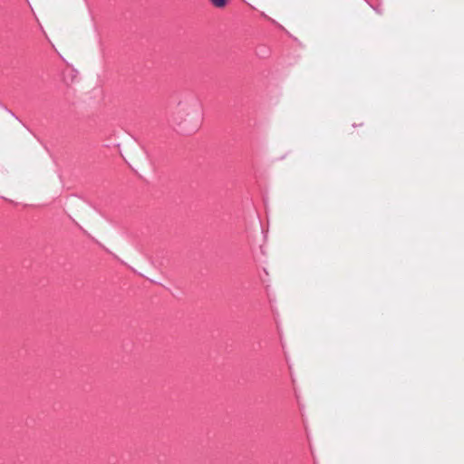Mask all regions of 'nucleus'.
Here are the masks:
<instances>
[{"label":"nucleus","instance_id":"nucleus-2","mask_svg":"<svg viewBox=\"0 0 464 464\" xmlns=\"http://www.w3.org/2000/svg\"><path fill=\"white\" fill-rule=\"evenodd\" d=\"M209 1L217 8H223L228 3V0H209Z\"/></svg>","mask_w":464,"mask_h":464},{"label":"nucleus","instance_id":"nucleus-3","mask_svg":"<svg viewBox=\"0 0 464 464\" xmlns=\"http://www.w3.org/2000/svg\"><path fill=\"white\" fill-rule=\"evenodd\" d=\"M5 111H7L11 116L14 117L17 121H19L18 117L10 110H8L7 108H5Z\"/></svg>","mask_w":464,"mask_h":464},{"label":"nucleus","instance_id":"nucleus-1","mask_svg":"<svg viewBox=\"0 0 464 464\" xmlns=\"http://www.w3.org/2000/svg\"><path fill=\"white\" fill-rule=\"evenodd\" d=\"M202 121L203 112L198 102L193 101L188 104L179 102L174 121L179 132L184 134L195 132L201 126Z\"/></svg>","mask_w":464,"mask_h":464}]
</instances>
